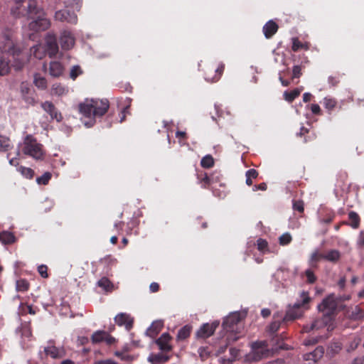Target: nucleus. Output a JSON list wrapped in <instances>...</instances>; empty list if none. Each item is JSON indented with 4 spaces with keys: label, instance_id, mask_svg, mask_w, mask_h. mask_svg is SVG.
I'll list each match as a JSON object with an SVG mask.
<instances>
[{
    "label": "nucleus",
    "instance_id": "nucleus-1",
    "mask_svg": "<svg viewBox=\"0 0 364 364\" xmlns=\"http://www.w3.org/2000/svg\"><path fill=\"white\" fill-rule=\"evenodd\" d=\"M109 108L107 100L85 99L79 105V110L83 118L86 127H90L95 123V117H101L105 114Z\"/></svg>",
    "mask_w": 364,
    "mask_h": 364
},
{
    "label": "nucleus",
    "instance_id": "nucleus-2",
    "mask_svg": "<svg viewBox=\"0 0 364 364\" xmlns=\"http://www.w3.org/2000/svg\"><path fill=\"white\" fill-rule=\"evenodd\" d=\"M18 52L19 50L15 48L13 40L8 36H4L0 41V75H4L9 73L10 59L8 58L11 55L15 59Z\"/></svg>",
    "mask_w": 364,
    "mask_h": 364
},
{
    "label": "nucleus",
    "instance_id": "nucleus-3",
    "mask_svg": "<svg viewBox=\"0 0 364 364\" xmlns=\"http://www.w3.org/2000/svg\"><path fill=\"white\" fill-rule=\"evenodd\" d=\"M246 316L245 312L235 311L230 314L223 322V331H226L227 341H235L238 339L237 334L241 333L242 329L240 323L242 319Z\"/></svg>",
    "mask_w": 364,
    "mask_h": 364
},
{
    "label": "nucleus",
    "instance_id": "nucleus-4",
    "mask_svg": "<svg viewBox=\"0 0 364 364\" xmlns=\"http://www.w3.org/2000/svg\"><path fill=\"white\" fill-rule=\"evenodd\" d=\"M28 14L31 21L28 23V28L33 32L45 31L50 26V21L46 17L44 11L37 7L33 2L28 6Z\"/></svg>",
    "mask_w": 364,
    "mask_h": 364
},
{
    "label": "nucleus",
    "instance_id": "nucleus-5",
    "mask_svg": "<svg viewBox=\"0 0 364 364\" xmlns=\"http://www.w3.org/2000/svg\"><path fill=\"white\" fill-rule=\"evenodd\" d=\"M19 146H21L22 151L24 154L36 160H41L43 159L45 151L43 149V145L38 143L32 135H27Z\"/></svg>",
    "mask_w": 364,
    "mask_h": 364
},
{
    "label": "nucleus",
    "instance_id": "nucleus-6",
    "mask_svg": "<svg viewBox=\"0 0 364 364\" xmlns=\"http://www.w3.org/2000/svg\"><path fill=\"white\" fill-rule=\"evenodd\" d=\"M272 354L266 341H257L252 344L251 351L246 355V360L249 362L258 361Z\"/></svg>",
    "mask_w": 364,
    "mask_h": 364
},
{
    "label": "nucleus",
    "instance_id": "nucleus-7",
    "mask_svg": "<svg viewBox=\"0 0 364 364\" xmlns=\"http://www.w3.org/2000/svg\"><path fill=\"white\" fill-rule=\"evenodd\" d=\"M310 301L309 293L302 291L300 294V300H298L292 307H290L284 318V320H294L302 315L301 307H304Z\"/></svg>",
    "mask_w": 364,
    "mask_h": 364
},
{
    "label": "nucleus",
    "instance_id": "nucleus-8",
    "mask_svg": "<svg viewBox=\"0 0 364 364\" xmlns=\"http://www.w3.org/2000/svg\"><path fill=\"white\" fill-rule=\"evenodd\" d=\"M327 326L328 331H331L334 328L332 316H326L323 314L321 318L314 320L311 324H307L304 326L303 331L304 332H310L311 331H318L320 328Z\"/></svg>",
    "mask_w": 364,
    "mask_h": 364
},
{
    "label": "nucleus",
    "instance_id": "nucleus-9",
    "mask_svg": "<svg viewBox=\"0 0 364 364\" xmlns=\"http://www.w3.org/2000/svg\"><path fill=\"white\" fill-rule=\"evenodd\" d=\"M338 307V299L334 294H330L323 299L318 306L319 311L326 316H331Z\"/></svg>",
    "mask_w": 364,
    "mask_h": 364
},
{
    "label": "nucleus",
    "instance_id": "nucleus-10",
    "mask_svg": "<svg viewBox=\"0 0 364 364\" xmlns=\"http://www.w3.org/2000/svg\"><path fill=\"white\" fill-rule=\"evenodd\" d=\"M220 322L215 321L212 323H206L200 326L196 332V337L198 338H206L213 334L215 329L218 327Z\"/></svg>",
    "mask_w": 364,
    "mask_h": 364
},
{
    "label": "nucleus",
    "instance_id": "nucleus-11",
    "mask_svg": "<svg viewBox=\"0 0 364 364\" xmlns=\"http://www.w3.org/2000/svg\"><path fill=\"white\" fill-rule=\"evenodd\" d=\"M44 48L50 58H53L56 55L58 52V46L56 42V38L54 35L51 33L47 34Z\"/></svg>",
    "mask_w": 364,
    "mask_h": 364
},
{
    "label": "nucleus",
    "instance_id": "nucleus-12",
    "mask_svg": "<svg viewBox=\"0 0 364 364\" xmlns=\"http://www.w3.org/2000/svg\"><path fill=\"white\" fill-rule=\"evenodd\" d=\"M323 353V348L318 346L313 352L305 354L304 359L306 364H316L322 358Z\"/></svg>",
    "mask_w": 364,
    "mask_h": 364
},
{
    "label": "nucleus",
    "instance_id": "nucleus-13",
    "mask_svg": "<svg viewBox=\"0 0 364 364\" xmlns=\"http://www.w3.org/2000/svg\"><path fill=\"white\" fill-rule=\"evenodd\" d=\"M55 18L60 21H67L70 23H76L77 16L74 13H70L67 10H60L55 12Z\"/></svg>",
    "mask_w": 364,
    "mask_h": 364
},
{
    "label": "nucleus",
    "instance_id": "nucleus-14",
    "mask_svg": "<svg viewBox=\"0 0 364 364\" xmlns=\"http://www.w3.org/2000/svg\"><path fill=\"white\" fill-rule=\"evenodd\" d=\"M60 43L63 49L69 50L73 47L75 39L69 31H64L61 33Z\"/></svg>",
    "mask_w": 364,
    "mask_h": 364
},
{
    "label": "nucleus",
    "instance_id": "nucleus-15",
    "mask_svg": "<svg viewBox=\"0 0 364 364\" xmlns=\"http://www.w3.org/2000/svg\"><path fill=\"white\" fill-rule=\"evenodd\" d=\"M41 107L44 111L50 114L53 119H55L57 122H60L62 120L63 117L61 114L58 112L52 102L46 101L41 104Z\"/></svg>",
    "mask_w": 364,
    "mask_h": 364
},
{
    "label": "nucleus",
    "instance_id": "nucleus-16",
    "mask_svg": "<svg viewBox=\"0 0 364 364\" xmlns=\"http://www.w3.org/2000/svg\"><path fill=\"white\" fill-rule=\"evenodd\" d=\"M114 321L117 325L124 326L127 329H130L132 327L133 318L126 313L118 314L115 316Z\"/></svg>",
    "mask_w": 364,
    "mask_h": 364
},
{
    "label": "nucleus",
    "instance_id": "nucleus-17",
    "mask_svg": "<svg viewBox=\"0 0 364 364\" xmlns=\"http://www.w3.org/2000/svg\"><path fill=\"white\" fill-rule=\"evenodd\" d=\"M170 341L171 336L169 334L164 333L156 341V343L159 346L161 350L168 352L171 350Z\"/></svg>",
    "mask_w": 364,
    "mask_h": 364
},
{
    "label": "nucleus",
    "instance_id": "nucleus-18",
    "mask_svg": "<svg viewBox=\"0 0 364 364\" xmlns=\"http://www.w3.org/2000/svg\"><path fill=\"white\" fill-rule=\"evenodd\" d=\"M46 355H50L53 358H63L65 355V351L63 348H57L54 346H48L44 349Z\"/></svg>",
    "mask_w": 364,
    "mask_h": 364
},
{
    "label": "nucleus",
    "instance_id": "nucleus-19",
    "mask_svg": "<svg viewBox=\"0 0 364 364\" xmlns=\"http://www.w3.org/2000/svg\"><path fill=\"white\" fill-rule=\"evenodd\" d=\"M164 323L162 321H154L151 326L146 330V333L151 338L155 337L162 329Z\"/></svg>",
    "mask_w": 364,
    "mask_h": 364
},
{
    "label": "nucleus",
    "instance_id": "nucleus-20",
    "mask_svg": "<svg viewBox=\"0 0 364 364\" xmlns=\"http://www.w3.org/2000/svg\"><path fill=\"white\" fill-rule=\"evenodd\" d=\"M278 29V26L275 22L270 20L263 26V32L267 38H271Z\"/></svg>",
    "mask_w": 364,
    "mask_h": 364
},
{
    "label": "nucleus",
    "instance_id": "nucleus-21",
    "mask_svg": "<svg viewBox=\"0 0 364 364\" xmlns=\"http://www.w3.org/2000/svg\"><path fill=\"white\" fill-rule=\"evenodd\" d=\"M63 71V65L58 61H52L50 64L49 72L53 77H59Z\"/></svg>",
    "mask_w": 364,
    "mask_h": 364
},
{
    "label": "nucleus",
    "instance_id": "nucleus-22",
    "mask_svg": "<svg viewBox=\"0 0 364 364\" xmlns=\"http://www.w3.org/2000/svg\"><path fill=\"white\" fill-rule=\"evenodd\" d=\"M33 84L38 89L40 90H45L48 86L46 79L39 73L34 74Z\"/></svg>",
    "mask_w": 364,
    "mask_h": 364
},
{
    "label": "nucleus",
    "instance_id": "nucleus-23",
    "mask_svg": "<svg viewBox=\"0 0 364 364\" xmlns=\"http://www.w3.org/2000/svg\"><path fill=\"white\" fill-rule=\"evenodd\" d=\"M168 357L161 353L154 354L151 353L148 357V361L151 364H160L166 362Z\"/></svg>",
    "mask_w": 364,
    "mask_h": 364
},
{
    "label": "nucleus",
    "instance_id": "nucleus-24",
    "mask_svg": "<svg viewBox=\"0 0 364 364\" xmlns=\"http://www.w3.org/2000/svg\"><path fill=\"white\" fill-rule=\"evenodd\" d=\"M50 92L51 95L63 96L68 93V89L60 84L56 83L53 85Z\"/></svg>",
    "mask_w": 364,
    "mask_h": 364
},
{
    "label": "nucleus",
    "instance_id": "nucleus-25",
    "mask_svg": "<svg viewBox=\"0 0 364 364\" xmlns=\"http://www.w3.org/2000/svg\"><path fill=\"white\" fill-rule=\"evenodd\" d=\"M31 53L35 58L42 59L46 55L45 48L41 45H36L31 49Z\"/></svg>",
    "mask_w": 364,
    "mask_h": 364
},
{
    "label": "nucleus",
    "instance_id": "nucleus-26",
    "mask_svg": "<svg viewBox=\"0 0 364 364\" xmlns=\"http://www.w3.org/2000/svg\"><path fill=\"white\" fill-rule=\"evenodd\" d=\"M301 90H302V87L296 88L294 90L290 91V92L285 91L284 92V97L285 100L291 102L300 95Z\"/></svg>",
    "mask_w": 364,
    "mask_h": 364
},
{
    "label": "nucleus",
    "instance_id": "nucleus-27",
    "mask_svg": "<svg viewBox=\"0 0 364 364\" xmlns=\"http://www.w3.org/2000/svg\"><path fill=\"white\" fill-rule=\"evenodd\" d=\"M0 241L4 244H11L15 241V237L11 232L4 231L0 233Z\"/></svg>",
    "mask_w": 364,
    "mask_h": 364
},
{
    "label": "nucleus",
    "instance_id": "nucleus-28",
    "mask_svg": "<svg viewBox=\"0 0 364 364\" xmlns=\"http://www.w3.org/2000/svg\"><path fill=\"white\" fill-rule=\"evenodd\" d=\"M277 279L286 280L289 277V272L287 267H281L275 272Z\"/></svg>",
    "mask_w": 364,
    "mask_h": 364
},
{
    "label": "nucleus",
    "instance_id": "nucleus-29",
    "mask_svg": "<svg viewBox=\"0 0 364 364\" xmlns=\"http://www.w3.org/2000/svg\"><path fill=\"white\" fill-rule=\"evenodd\" d=\"M12 147L10 139L8 137L0 135V151L6 152Z\"/></svg>",
    "mask_w": 364,
    "mask_h": 364
},
{
    "label": "nucleus",
    "instance_id": "nucleus-30",
    "mask_svg": "<svg viewBox=\"0 0 364 364\" xmlns=\"http://www.w3.org/2000/svg\"><path fill=\"white\" fill-rule=\"evenodd\" d=\"M107 332L104 331H95L91 337L92 343H99L102 341H105V338L106 336Z\"/></svg>",
    "mask_w": 364,
    "mask_h": 364
},
{
    "label": "nucleus",
    "instance_id": "nucleus-31",
    "mask_svg": "<svg viewBox=\"0 0 364 364\" xmlns=\"http://www.w3.org/2000/svg\"><path fill=\"white\" fill-rule=\"evenodd\" d=\"M230 355H231V357L226 359V358H221L219 359V361L221 363H232L235 359L239 355V350L235 349V348H230Z\"/></svg>",
    "mask_w": 364,
    "mask_h": 364
},
{
    "label": "nucleus",
    "instance_id": "nucleus-32",
    "mask_svg": "<svg viewBox=\"0 0 364 364\" xmlns=\"http://www.w3.org/2000/svg\"><path fill=\"white\" fill-rule=\"evenodd\" d=\"M348 316L353 320H358L363 316V313L358 306H355L350 312H348Z\"/></svg>",
    "mask_w": 364,
    "mask_h": 364
},
{
    "label": "nucleus",
    "instance_id": "nucleus-33",
    "mask_svg": "<svg viewBox=\"0 0 364 364\" xmlns=\"http://www.w3.org/2000/svg\"><path fill=\"white\" fill-rule=\"evenodd\" d=\"M323 258L331 262H336L340 258V252L336 250H331L323 255Z\"/></svg>",
    "mask_w": 364,
    "mask_h": 364
},
{
    "label": "nucleus",
    "instance_id": "nucleus-34",
    "mask_svg": "<svg viewBox=\"0 0 364 364\" xmlns=\"http://www.w3.org/2000/svg\"><path fill=\"white\" fill-rule=\"evenodd\" d=\"M200 164L203 168H210L214 164V159L212 156L206 155L201 159Z\"/></svg>",
    "mask_w": 364,
    "mask_h": 364
},
{
    "label": "nucleus",
    "instance_id": "nucleus-35",
    "mask_svg": "<svg viewBox=\"0 0 364 364\" xmlns=\"http://www.w3.org/2000/svg\"><path fill=\"white\" fill-rule=\"evenodd\" d=\"M301 48L307 50L309 49V46L307 43H302L297 38H294L292 39V50L294 51H298Z\"/></svg>",
    "mask_w": 364,
    "mask_h": 364
},
{
    "label": "nucleus",
    "instance_id": "nucleus-36",
    "mask_svg": "<svg viewBox=\"0 0 364 364\" xmlns=\"http://www.w3.org/2000/svg\"><path fill=\"white\" fill-rule=\"evenodd\" d=\"M18 171L20 172L24 177L31 178L33 176V171L27 167L20 166L18 168Z\"/></svg>",
    "mask_w": 364,
    "mask_h": 364
},
{
    "label": "nucleus",
    "instance_id": "nucleus-37",
    "mask_svg": "<svg viewBox=\"0 0 364 364\" xmlns=\"http://www.w3.org/2000/svg\"><path fill=\"white\" fill-rule=\"evenodd\" d=\"M97 284L99 287H102L105 291H109L112 288L111 282L106 277H103L101 279H100L97 282Z\"/></svg>",
    "mask_w": 364,
    "mask_h": 364
},
{
    "label": "nucleus",
    "instance_id": "nucleus-38",
    "mask_svg": "<svg viewBox=\"0 0 364 364\" xmlns=\"http://www.w3.org/2000/svg\"><path fill=\"white\" fill-rule=\"evenodd\" d=\"M16 287L18 291H25L28 289V283L25 279H19L16 281Z\"/></svg>",
    "mask_w": 364,
    "mask_h": 364
},
{
    "label": "nucleus",
    "instance_id": "nucleus-39",
    "mask_svg": "<svg viewBox=\"0 0 364 364\" xmlns=\"http://www.w3.org/2000/svg\"><path fill=\"white\" fill-rule=\"evenodd\" d=\"M223 70H224V65H221L220 67H218L215 70L216 74L213 77L211 78V77L206 76L205 80L208 82H215V81L218 80V79L220 78V75H222V73L223 72Z\"/></svg>",
    "mask_w": 364,
    "mask_h": 364
},
{
    "label": "nucleus",
    "instance_id": "nucleus-40",
    "mask_svg": "<svg viewBox=\"0 0 364 364\" xmlns=\"http://www.w3.org/2000/svg\"><path fill=\"white\" fill-rule=\"evenodd\" d=\"M191 332V327L186 326L183 327L178 333V339H185L188 337Z\"/></svg>",
    "mask_w": 364,
    "mask_h": 364
},
{
    "label": "nucleus",
    "instance_id": "nucleus-41",
    "mask_svg": "<svg viewBox=\"0 0 364 364\" xmlns=\"http://www.w3.org/2000/svg\"><path fill=\"white\" fill-rule=\"evenodd\" d=\"M348 218L350 220V221L352 222L351 226L353 228H357L359 225V217H358V214L353 211L350 212L348 214Z\"/></svg>",
    "mask_w": 364,
    "mask_h": 364
},
{
    "label": "nucleus",
    "instance_id": "nucleus-42",
    "mask_svg": "<svg viewBox=\"0 0 364 364\" xmlns=\"http://www.w3.org/2000/svg\"><path fill=\"white\" fill-rule=\"evenodd\" d=\"M51 178V174L49 172H46L41 177L37 178L36 182L38 184L46 185Z\"/></svg>",
    "mask_w": 364,
    "mask_h": 364
},
{
    "label": "nucleus",
    "instance_id": "nucleus-43",
    "mask_svg": "<svg viewBox=\"0 0 364 364\" xmlns=\"http://www.w3.org/2000/svg\"><path fill=\"white\" fill-rule=\"evenodd\" d=\"M336 104V101L332 98L325 97L323 99L324 107L328 110H332L335 107Z\"/></svg>",
    "mask_w": 364,
    "mask_h": 364
},
{
    "label": "nucleus",
    "instance_id": "nucleus-44",
    "mask_svg": "<svg viewBox=\"0 0 364 364\" xmlns=\"http://www.w3.org/2000/svg\"><path fill=\"white\" fill-rule=\"evenodd\" d=\"M291 236L289 233L285 232L279 237V243L282 245H286L291 241Z\"/></svg>",
    "mask_w": 364,
    "mask_h": 364
},
{
    "label": "nucleus",
    "instance_id": "nucleus-45",
    "mask_svg": "<svg viewBox=\"0 0 364 364\" xmlns=\"http://www.w3.org/2000/svg\"><path fill=\"white\" fill-rule=\"evenodd\" d=\"M82 70L78 65H75L72 68L70 73V77L75 80L77 76L82 74Z\"/></svg>",
    "mask_w": 364,
    "mask_h": 364
},
{
    "label": "nucleus",
    "instance_id": "nucleus-46",
    "mask_svg": "<svg viewBox=\"0 0 364 364\" xmlns=\"http://www.w3.org/2000/svg\"><path fill=\"white\" fill-rule=\"evenodd\" d=\"M258 250L264 253L267 251V242L263 239H259L257 241Z\"/></svg>",
    "mask_w": 364,
    "mask_h": 364
},
{
    "label": "nucleus",
    "instance_id": "nucleus-47",
    "mask_svg": "<svg viewBox=\"0 0 364 364\" xmlns=\"http://www.w3.org/2000/svg\"><path fill=\"white\" fill-rule=\"evenodd\" d=\"M320 258H323V255H320L317 251L312 253L310 259V265L311 267L315 266L314 263L318 261Z\"/></svg>",
    "mask_w": 364,
    "mask_h": 364
},
{
    "label": "nucleus",
    "instance_id": "nucleus-48",
    "mask_svg": "<svg viewBox=\"0 0 364 364\" xmlns=\"http://www.w3.org/2000/svg\"><path fill=\"white\" fill-rule=\"evenodd\" d=\"M305 274H306L307 280L309 283H314L316 281V277H315V275L311 269L306 270Z\"/></svg>",
    "mask_w": 364,
    "mask_h": 364
},
{
    "label": "nucleus",
    "instance_id": "nucleus-49",
    "mask_svg": "<svg viewBox=\"0 0 364 364\" xmlns=\"http://www.w3.org/2000/svg\"><path fill=\"white\" fill-rule=\"evenodd\" d=\"M293 208L294 210H298L301 213L304 210V204L302 201H296L293 204Z\"/></svg>",
    "mask_w": 364,
    "mask_h": 364
},
{
    "label": "nucleus",
    "instance_id": "nucleus-50",
    "mask_svg": "<svg viewBox=\"0 0 364 364\" xmlns=\"http://www.w3.org/2000/svg\"><path fill=\"white\" fill-rule=\"evenodd\" d=\"M258 173L255 169H250L246 172V176L251 178H256L257 177Z\"/></svg>",
    "mask_w": 364,
    "mask_h": 364
},
{
    "label": "nucleus",
    "instance_id": "nucleus-51",
    "mask_svg": "<svg viewBox=\"0 0 364 364\" xmlns=\"http://www.w3.org/2000/svg\"><path fill=\"white\" fill-rule=\"evenodd\" d=\"M38 272L44 278L48 277L46 266H44V265L39 266L38 267Z\"/></svg>",
    "mask_w": 364,
    "mask_h": 364
},
{
    "label": "nucleus",
    "instance_id": "nucleus-52",
    "mask_svg": "<svg viewBox=\"0 0 364 364\" xmlns=\"http://www.w3.org/2000/svg\"><path fill=\"white\" fill-rule=\"evenodd\" d=\"M293 77H300L301 73V68L299 65H295L293 68Z\"/></svg>",
    "mask_w": 364,
    "mask_h": 364
},
{
    "label": "nucleus",
    "instance_id": "nucleus-53",
    "mask_svg": "<svg viewBox=\"0 0 364 364\" xmlns=\"http://www.w3.org/2000/svg\"><path fill=\"white\" fill-rule=\"evenodd\" d=\"M115 341H116V339L107 333L106 336L105 338V342L107 345H112V344L114 343Z\"/></svg>",
    "mask_w": 364,
    "mask_h": 364
},
{
    "label": "nucleus",
    "instance_id": "nucleus-54",
    "mask_svg": "<svg viewBox=\"0 0 364 364\" xmlns=\"http://www.w3.org/2000/svg\"><path fill=\"white\" fill-rule=\"evenodd\" d=\"M201 182H203L205 185H209L214 182V178H210L205 173L204 177L201 178Z\"/></svg>",
    "mask_w": 364,
    "mask_h": 364
},
{
    "label": "nucleus",
    "instance_id": "nucleus-55",
    "mask_svg": "<svg viewBox=\"0 0 364 364\" xmlns=\"http://www.w3.org/2000/svg\"><path fill=\"white\" fill-rule=\"evenodd\" d=\"M198 353L202 359H204L208 354V352L204 348H199Z\"/></svg>",
    "mask_w": 364,
    "mask_h": 364
},
{
    "label": "nucleus",
    "instance_id": "nucleus-56",
    "mask_svg": "<svg viewBox=\"0 0 364 364\" xmlns=\"http://www.w3.org/2000/svg\"><path fill=\"white\" fill-rule=\"evenodd\" d=\"M311 112L314 114H318L320 112V107L317 104H313L311 105Z\"/></svg>",
    "mask_w": 364,
    "mask_h": 364
},
{
    "label": "nucleus",
    "instance_id": "nucleus-57",
    "mask_svg": "<svg viewBox=\"0 0 364 364\" xmlns=\"http://www.w3.org/2000/svg\"><path fill=\"white\" fill-rule=\"evenodd\" d=\"M266 189H267V185L264 183H260L259 185L255 186L253 187V191H256L257 190L265 191Z\"/></svg>",
    "mask_w": 364,
    "mask_h": 364
},
{
    "label": "nucleus",
    "instance_id": "nucleus-58",
    "mask_svg": "<svg viewBox=\"0 0 364 364\" xmlns=\"http://www.w3.org/2000/svg\"><path fill=\"white\" fill-rule=\"evenodd\" d=\"M279 323L277 321H274L269 326V330L272 332H275L279 328Z\"/></svg>",
    "mask_w": 364,
    "mask_h": 364
},
{
    "label": "nucleus",
    "instance_id": "nucleus-59",
    "mask_svg": "<svg viewBox=\"0 0 364 364\" xmlns=\"http://www.w3.org/2000/svg\"><path fill=\"white\" fill-rule=\"evenodd\" d=\"M95 364H117L115 361L111 359L104 360H99L95 363Z\"/></svg>",
    "mask_w": 364,
    "mask_h": 364
},
{
    "label": "nucleus",
    "instance_id": "nucleus-60",
    "mask_svg": "<svg viewBox=\"0 0 364 364\" xmlns=\"http://www.w3.org/2000/svg\"><path fill=\"white\" fill-rule=\"evenodd\" d=\"M149 288L151 292H156L159 290V286L157 283L153 282L150 284Z\"/></svg>",
    "mask_w": 364,
    "mask_h": 364
},
{
    "label": "nucleus",
    "instance_id": "nucleus-61",
    "mask_svg": "<svg viewBox=\"0 0 364 364\" xmlns=\"http://www.w3.org/2000/svg\"><path fill=\"white\" fill-rule=\"evenodd\" d=\"M350 364H364V356L355 358Z\"/></svg>",
    "mask_w": 364,
    "mask_h": 364
},
{
    "label": "nucleus",
    "instance_id": "nucleus-62",
    "mask_svg": "<svg viewBox=\"0 0 364 364\" xmlns=\"http://www.w3.org/2000/svg\"><path fill=\"white\" fill-rule=\"evenodd\" d=\"M9 164L11 166H17L18 165V159L16 157L12 158L9 160Z\"/></svg>",
    "mask_w": 364,
    "mask_h": 364
},
{
    "label": "nucleus",
    "instance_id": "nucleus-63",
    "mask_svg": "<svg viewBox=\"0 0 364 364\" xmlns=\"http://www.w3.org/2000/svg\"><path fill=\"white\" fill-rule=\"evenodd\" d=\"M311 93H309V92H305V93L303 95V100H304V102H309V101L311 100Z\"/></svg>",
    "mask_w": 364,
    "mask_h": 364
},
{
    "label": "nucleus",
    "instance_id": "nucleus-64",
    "mask_svg": "<svg viewBox=\"0 0 364 364\" xmlns=\"http://www.w3.org/2000/svg\"><path fill=\"white\" fill-rule=\"evenodd\" d=\"M265 364H284V360L282 359H277L274 360L267 362Z\"/></svg>",
    "mask_w": 364,
    "mask_h": 364
}]
</instances>
